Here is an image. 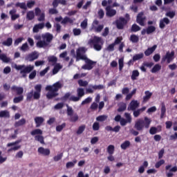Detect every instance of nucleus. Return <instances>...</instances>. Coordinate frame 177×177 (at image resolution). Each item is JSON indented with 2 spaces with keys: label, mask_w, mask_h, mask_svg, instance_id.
Listing matches in <instances>:
<instances>
[{
  "label": "nucleus",
  "mask_w": 177,
  "mask_h": 177,
  "mask_svg": "<svg viewBox=\"0 0 177 177\" xmlns=\"http://www.w3.org/2000/svg\"><path fill=\"white\" fill-rule=\"evenodd\" d=\"M48 63H52L53 66H55L56 63H57V57H56L55 55L49 56L48 57Z\"/></svg>",
  "instance_id": "obj_38"
},
{
  "label": "nucleus",
  "mask_w": 177,
  "mask_h": 177,
  "mask_svg": "<svg viewBox=\"0 0 177 177\" xmlns=\"http://www.w3.org/2000/svg\"><path fill=\"white\" fill-rule=\"evenodd\" d=\"M35 122L36 124V128H39L42 124L45 122V118H42L41 116H37L35 118Z\"/></svg>",
  "instance_id": "obj_20"
},
{
  "label": "nucleus",
  "mask_w": 177,
  "mask_h": 177,
  "mask_svg": "<svg viewBox=\"0 0 177 177\" xmlns=\"http://www.w3.org/2000/svg\"><path fill=\"white\" fill-rule=\"evenodd\" d=\"M85 128H86V126H85V124L80 126L76 133L77 135H81V133H82L84 132V131H85Z\"/></svg>",
  "instance_id": "obj_54"
},
{
  "label": "nucleus",
  "mask_w": 177,
  "mask_h": 177,
  "mask_svg": "<svg viewBox=\"0 0 177 177\" xmlns=\"http://www.w3.org/2000/svg\"><path fill=\"white\" fill-rule=\"evenodd\" d=\"M130 147H131V142L129 140L124 141L120 145L122 150H127V149H128Z\"/></svg>",
  "instance_id": "obj_31"
},
{
  "label": "nucleus",
  "mask_w": 177,
  "mask_h": 177,
  "mask_svg": "<svg viewBox=\"0 0 177 177\" xmlns=\"http://www.w3.org/2000/svg\"><path fill=\"white\" fill-rule=\"evenodd\" d=\"M11 92L12 93H16L18 95V97H15L13 99V103H20V102L24 100V95H23L24 88H23V87L12 86L11 87Z\"/></svg>",
  "instance_id": "obj_5"
},
{
  "label": "nucleus",
  "mask_w": 177,
  "mask_h": 177,
  "mask_svg": "<svg viewBox=\"0 0 177 177\" xmlns=\"http://www.w3.org/2000/svg\"><path fill=\"white\" fill-rule=\"evenodd\" d=\"M171 23V21L168 17H164L163 19H161L159 21V28L161 30H164L165 28V26H168Z\"/></svg>",
  "instance_id": "obj_17"
},
{
  "label": "nucleus",
  "mask_w": 177,
  "mask_h": 177,
  "mask_svg": "<svg viewBox=\"0 0 177 177\" xmlns=\"http://www.w3.org/2000/svg\"><path fill=\"white\" fill-rule=\"evenodd\" d=\"M105 10L106 15L108 17H114V16L117 15V10L113 9V8H111V6H107L105 8Z\"/></svg>",
  "instance_id": "obj_15"
},
{
  "label": "nucleus",
  "mask_w": 177,
  "mask_h": 177,
  "mask_svg": "<svg viewBox=\"0 0 177 177\" xmlns=\"http://www.w3.org/2000/svg\"><path fill=\"white\" fill-rule=\"evenodd\" d=\"M130 41L133 44H138L139 42V37L136 35H131L130 36Z\"/></svg>",
  "instance_id": "obj_41"
},
{
  "label": "nucleus",
  "mask_w": 177,
  "mask_h": 177,
  "mask_svg": "<svg viewBox=\"0 0 177 177\" xmlns=\"http://www.w3.org/2000/svg\"><path fill=\"white\" fill-rule=\"evenodd\" d=\"M0 60H2L4 63H9L10 58L8 57L4 54H0Z\"/></svg>",
  "instance_id": "obj_46"
},
{
  "label": "nucleus",
  "mask_w": 177,
  "mask_h": 177,
  "mask_svg": "<svg viewBox=\"0 0 177 177\" xmlns=\"http://www.w3.org/2000/svg\"><path fill=\"white\" fill-rule=\"evenodd\" d=\"M145 96L143 97L142 99V103H147L148 101L150 100V99H151V96H153V93H151L149 91H146L145 92Z\"/></svg>",
  "instance_id": "obj_22"
},
{
  "label": "nucleus",
  "mask_w": 177,
  "mask_h": 177,
  "mask_svg": "<svg viewBox=\"0 0 177 177\" xmlns=\"http://www.w3.org/2000/svg\"><path fill=\"white\" fill-rule=\"evenodd\" d=\"M131 31L132 32H138V31H140V27L136 24H133L131 26Z\"/></svg>",
  "instance_id": "obj_52"
},
{
  "label": "nucleus",
  "mask_w": 177,
  "mask_h": 177,
  "mask_svg": "<svg viewBox=\"0 0 177 177\" xmlns=\"http://www.w3.org/2000/svg\"><path fill=\"white\" fill-rule=\"evenodd\" d=\"M103 44V39L97 36H94L93 39L88 41V44L90 46H91V48L93 47V49L97 52L102 50Z\"/></svg>",
  "instance_id": "obj_6"
},
{
  "label": "nucleus",
  "mask_w": 177,
  "mask_h": 177,
  "mask_svg": "<svg viewBox=\"0 0 177 177\" xmlns=\"http://www.w3.org/2000/svg\"><path fill=\"white\" fill-rule=\"evenodd\" d=\"M70 97H71V93L68 92L64 94L63 97H61V100L63 102H66V100H70Z\"/></svg>",
  "instance_id": "obj_49"
},
{
  "label": "nucleus",
  "mask_w": 177,
  "mask_h": 177,
  "mask_svg": "<svg viewBox=\"0 0 177 177\" xmlns=\"http://www.w3.org/2000/svg\"><path fill=\"white\" fill-rule=\"evenodd\" d=\"M0 60H2L4 63H9L10 58L8 57L4 54H0Z\"/></svg>",
  "instance_id": "obj_47"
},
{
  "label": "nucleus",
  "mask_w": 177,
  "mask_h": 177,
  "mask_svg": "<svg viewBox=\"0 0 177 177\" xmlns=\"http://www.w3.org/2000/svg\"><path fill=\"white\" fill-rule=\"evenodd\" d=\"M25 124H26V120L24 118H22L19 121L15 122L14 127L15 128H19V127H23V125H25Z\"/></svg>",
  "instance_id": "obj_32"
},
{
  "label": "nucleus",
  "mask_w": 177,
  "mask_h": 177,
  "mask_svg": "<svg viewBox=\"0 0 177 177\" xmlns=\"http://www.w3.org/2000/svg\"><path fill=\"white\" fill-rule=\"evenodd\" d=\"M121 129V127L118 125L115 126L114 128H112L111 126H106L105 127V130L107 131V132H115L118 133Z\"/></svg>",
  "instance_id": "obj_24"
},
{
  "label": "nucleus",
  "mask_w": 177,
  "mask_h": 177,
  "mask_svg": "<svg viewBox=\"0 0 177 177\" xmlns=\"http://www.w3.org/2000/svg\"><path fill=\"white\" fill-rule=\"evenodd\" d=\"M77 82H78L80 86H88V82H86V81H84L82 80H79Z\"/></svg>",
  "instance_id": "obj_64"
},
{
  "label": "nucleus",
  "mask_w": 177,
  "mask_h": 177,
  "mask_svg": "<svg viewBox=\"0 0 177 177\" xmlns=\"http://www.w3.org/2000/svg\"><path fill=\"white\" fill-rule=\"evenodd\" d=\"M80 26L82 30H86V28L88 27V19H85L83 21H82Z\"/></svg>",
  "instance_id": "obj_59"
},
{
  "label": "nucleus",
  "mask_w": 177,
  "mask_h": 177,
  "mask_svg": "<svg viewBox=\"0 0 177 177\" xmlns=\"http://www.w3.org/2000/svg\"><path fill=\"white\" fill-rule=\"evenodd\" d=\"M140 74V73H139V71H138V70L133 71L132 75L131 76L132 81H136V80H138V77H139Z\"/></svg>",
  "instance_id": "obj_35"
},
{
  "label": "nucleus",
  "mask_w": 177,
  "mask_h": 177,
  "mask_svg": "<svg viewBox=\"0 0 177 177\" xmlns=\"http://www.w3.org/2000/svg\"><path fill=\"white\" fill-rule=\"evenodd\" d=\"M172 172H177V166H174L169 169V172L166 174L167 177L174 176V173Z\"/></svg>",
  "instance_id": "obj_39"
},
{
  "label": "nucleus",
  "mask_w": 177,
  "mask_h": 177,
  "mask_svg": "<svg viewBox=\"0 0 177 177\" xmlns=\"http://www.w3.org/2000/svg\"><path fill=\"white\" fill-rule=\"evenodd\" d=\"M156 49H157V45H153L152 47L148 48L145 51V56H150V55H151L154 52V50H156Z\"/></svg>",
  "instance_id": "obj_26"
},
{
  "label": "nucleus",
  "mask_w": 177,
  "mask_h": 177,
  "mask_svg": "<svg viewBox=\"0 0 177 177\" xmlns=\"http://www.w3.org/2000/svg\"><path fill=\"white\" fill-rule=\"evenodd\" d=\"M145 56V54L143 53H141L140 54H136L135 55L133 56V59L135 62L138 60H140V59H143Z\"/></svg>",
  "instance_id": "obj_48"
},
{
  "label": "nucleus",
  "mask_w": 177,
  "mask_h": 177,
  "mask_svg": "<svg viewBox=\"0 0 177 177\" xmlns=\"http://www.w3.org/2000/svg\"><path fill=\"white\" fill-rule=\"evenodd\" d=\"M109 118V116L107 115H101L96 118V121H99L100 122H103L106 121Z\"/></svg>",
  "instance_id": "obj_43"
},
{
  "label": "nucleus",
  "mask_w": 177,
  "mask_h": 177,
  "mask_svg": "<svg viewBox=\"0 0 177 177\" xmlns=\"http://www.w3.org/2000/svg\"><path fill=\"white\" fill-rule=\"evenodd\" d=\"M37 151L39 154L41 156H48L50 154V149H45L42 147L38 148Z\"/></svg>",
  "instance_id": "obj_19"
},
{
  "label": "nucleus",
  "mask_w": 177,
  "mask_h": 177,
  "mask_svg": "<svg viewBox=\"0 0 177 177\" xmlns=\"http://www.w3.org/2000/svg\"><path fill=\"white\" fill-rule=\"evenodd\" d=\"M78 115L77 113H75L70 116L69 120L71 121V122H77V121H78Z\"/></svg>",
  "instance_id": "obj_50"
},
{
  "label": "nucleus",
  "mask_w": 177,
  "mask_h": 177,
  "mask_svg": "<svg viewBox=\"0 0 177 177\" xmlns=\"http://www.w3.org/2000/svg\"><path fill=\"white\" fill-rule=\"evenodd\" d=\"M64 128H66V123H62L61 125L56 127V131L57 132H62Z\"/></svg>",
  "instance_id": "obj_61"
},
{
  "label": "nucleus",
  "mask_w": 177,
  "mask_h": 177,
  "mask_svg": "<svg viewBox=\"0 0 177 177\" xmlns=\"http://www.w3.org/2000/svg\"><path fill=\"white\" fill-rule=\"evenodd\" d=\"M14 68L17 69V71H20V74H21L24 77H27V74H30V73L34 70V66L32 65L26 66L25 64L17 65L15 64Z\"/></svg>",
  "instance_id": "obj_7"
},
{
  "label": "nucleus",
  "mask_w": 177,
  "mask_h": 177,
  "mask_svg": "<svg viewBox=\"0 0 177 177\" xmlns=\"http://www.w3.org/2000/svg\"><path fill=\"white\" fill-rule=\"evenodd\" d=\"M67 115L69 117H71V115H74V111L73 110V108L71 106H69L67 105V109H66Z\"/></svg>",
  "instance_id": "obj_55"
},
{
  "label": "nucleus",
  "mask_w": 177,
  "mask_h": 177,
  "mask_svg": "<svg viewBox=\"0 0 177 177\" xmlns=\"http://www.w3.org/2000/svg\"><path fill=\"white\" fill-rule=\"evenodd\" d=\"M0 118H10V113L8 110L1 111Z\"/></svg>",
  "instance_id": "obj_27"
},
{
  "label": "nucleus",
  "mask_w": 177,
  "mask_h": 177,
  "mask_svg": "<svg viewBox=\"0 0 177 177\" xmlns=\"http://www.w3.org/2000/svg\"><path fill=\"white\" fill-rule=\"evenodd\" d=\"M12 44L13 39H12V37H8L6 40L2 42V45H3V46H12Z\"/></svg>",
  "instance_id": "obj_30"
},
{
  "label": "nucleus",
  "mask_w": 177,
  "mask_h": 177,
  "mask_svg": "<svg viewBox=\"0 0 177 177\" xmlns=\"http://www.w3.org/2000/svg\"><path fill=\"white\" fill-rule=\"evenodd\" d=\"M63 158V153L57 154V156L53 157V160L55 162L60 161Z\"/></svg>",
  "instance_id": "obj_62"
},
{
  "label": "nucleus",
  "mask_w": 177,
  "mask_h": 177,
  "mask_svg": "<svg viewBox=\"0 0 177 177\" xmlns=\"http://www.w3.org/2000/svg\"><path fill=\"white\" fill-rule=\"evenodd\" d=\"M39 57V54H38V52L33 51L26 57V60H28V62H34V60H37Z\"/></svg>",
  "instance_id": "obj_14"
},
{
  "label": "nucleus",
  "mask_w": 177,
  "mask_h": 177,
  "mask_svg": "<svg viewBox=\"0 0 177 177\" xmlns=\"http://www.w3.org/2000/svg\"><path fill=\"white\" fill-rule=\"evenodd\" d=\"M35 17V14L32 10L28 11L26 14V19L27 20L31 21L34 20Z\"/></svg>",
  "instance_id": "obj_34"
},
{
  "label": "nucleus",
  "mask_w": 177,
  "mask_h": 177,
  "mask_svg": "<svg viewBox=\"0 0 177 177\" xmlns=\"http://www.w3.org/2000/svg\"><path fill=\"white\" fill-rule=\"evenodd\" d=\"M100 129V124L98 122H95L93 124V131H99Z\"/></svg>",
  "instance_id": "obj_60"
},
{
  "label": "nucleus",
  "mask_w": 177,
  "mask_h": 177,
  "mask_svg": "<svg viewBox=\"0 0 177 177\" xmlns=\"http://www.w3.org/2000/svg\"><path fill=\"white\" fill-rule=\"evenodd\" d=\"M17 8H20L21 9H24V10H26L27 9V6L26 5V3H17L15 4Z\"/></svg>",
  "instance_id": "obj_56"
},
{
  "label": "nucleus",
  "mask_w": 177,
  "mask_h": 177,
  "mask_svg": "<svg viewBox=\"0 0 177 177\" xmlns=\"http://www.w3.org/2000/svg\"><path fill=\"white\" fill-rule=\"evenodd\" d=\"M165 113H167V108L165 107V104L162 102L161 104V109H160V118H164L165 115Z\"/></svg>",
  "instance_id": "obj_33"
},
{
  "label": "nucleus",
  "mask_w": 177,
  "mask_h": 177,
  "mask_svg": "<svg viewBox=\"0 0 177 177\" xmlns=\"http://www.w3.org/2000/svg\"><path fill=\"white\" fill-rule=\"evenodd\" d=\"M164 164H165V160L164 159H160L155 164V167L158 169L161 165H164Z\"/></svg>",
  "instance_id": "obj_58"
},
{
  "label": "nucleus",
  "mask_w": 177,
  "mask_h": 177,
  "mask_svg": "<svg viewBox=\"0 0 177 177\" xmlns=\"http://www.w3.org/2000/svg\"><path fill=\"white\" fill-rule=\"evenodd\" d=\"M67 23H69L70 24H73V23H74V20H73V19L68 17H65L63 19V20L61 21V24H67Z\"/></svg>",
  "instance_id": "obj_36"
},
{
  "label": "nucleus",
  "mask_w": 177,
  "mask_h": 177,
  "mask_svg": "<svg viewBox=\"0 0 177 177\" xmlns=\"http://www.w3.org/2000/svg\"><path fill=\"white\" fill-rule=\"evenodd\" d=\"M176 12L175 11H169L167 12H166L165 16H167V17H169V19H174L176 16Z\"/></svg>",
  "instance_id": "obj_57"
},
{
  "label": "nucleus",
  "mask_w": 177,
  "mask_h": 177,
  "mask_svg": "<svg viewBox=\"0 0 177 177\" xmlns=\"http://www.w3.org/2000/svg\"><path fill=\"white\" fill-rule=\"evenodd\" d=\"M49 45V44L46 41H45V40L42 41L40 40L39 41L37 42L36 44V46L37 48H46V46H48Z\"/></svg>",
  "instance_id": "obj_28"
},
{
  "label": "nucleus",
  "mask_w": 177,
  "mask_h": 177,
  "mask_svg": "<svg viewBox=\"0 0 177 177\" xmlns=\"http://www.w3.org/2000/svg\"><path fill=\"white\" fill-rule=\"evenodd\" d=\"M139 104H140V103H139V102H138V100H132L130 102V104L127 108V110H129V111L131 110V111H133L136 110L138 109V107H139Z\"/></svg>",
  "instance_id": "obj_18"
},
{
  "label": "nucleus",
  "mask_w": 177,
  "mask_h": 177,
  "mask_svg": "<svg viewBox=\"0 0 177 177\" xmlns=\"http://www.w3.org/2000/svg\"><path fill=\"white\" fill-rule=\"evenodd\" d=\"M146 106H143L140 109H136L134 111H133V115L135 118H138V117H139V115H140V114H142V113H143V111H146Z\"/></svg>",
  "instance_id": "obj_21"
},
{
  "label": "nucleus",
  "mask_w": 177,
  "mask_h": 177,
  "mask_svg": "<svg viewBox=\"0 0 177 177\" xmlns=\"http://www.w3.org/2000/svg\"><path fill=\"white\" fill-rule=\"evenodd\" d=\"M85 47H80L77 49L76 55L75 50L72 49L71 50V55L76 58V62H80V60H84L86 63L84 65L82 66V70H92L93 68V66L96 62L92 61V59L88 58L86 55H83L82 53H85Z\"/></svg>",
  "instance_id": "obj_1"
},
{
  "label": "nucleus",
  "mask_w": 177,
  "mask_h": 177,
  "mask_svg": "<svg viewBox=\"0 0 177 177\" xmlns=\"http://www.w3.org/2000/svg\"><path fill=\"white\" fill-rule=\"evenodd\" d=\"M128 21L122 17H120L118 19L115 21V24L118 30H124V27L127 26Z\"/></svg>",
  "instance_id": "obj_11"
},
{
  "label": "nucleus",
  "mask_w": 177,
  "mask_h": 177,
  "mask_svg": "<svg viewBox=\"0 0 177 177\" xmlns=\"http://www.w3.org/2000/svg\"><path fill=\"white\" fill-rule=\"evenodd\" d=\"M149 167V162L147 160L144 161L143 165L140 166L138 169L139 174H143L145 172V168H147Z\"/></svg>",
  "instance_id": "obj_29"
},
{
  "label": "nucleus",
  "mask_w": 177,
  "mask_h": 177,
  "mask_svg": "<svg viewBox=\"0 0 177 177\" xmlns=\"http://www.w3.org/2000/svg\"><path fill=\"white\" fill-rule=\"evenodd\" d=\"M143 12H139L136 18L137 23L142 27L145 26V20H146V17H143Z\"/></svg>",
  "instance_id": "obj_16"
},
{
  "label": "nucleus",
  "mask_w": 177,
  "mask_h": 177,
  "mask_svg": "<svg viewBox=\"0 0 177 177\" xmlns=\"http://www.w3.org/2000/svg\"><path fill=\"white\" fill-rule=\"evenodd\" d=\"M60 70H62V66L60 65V64H55L53 69V75H55V74H57V73H59V71Z\"/></svg>",
  "instance_id": "obj_40"
},
{
  "label": "nucleus",
  "mask_w": 177,
  "mask_h": 177,
  "mask_svg": "<svg viewBox=\"0 0 177 177\" xmlns=\"http://www.w3.org/2000/svg\"><path fill=\"white\" fill-rule=\"evenodd\" d=\"M150 124H151V120L147 116H145L144 120L140 118L136 121L134 128H136L137 131H143L144 128L149 129L150 128Z\"/></svg>",
  "instance_id": "obj_4"
},
{
  "label": "nucleus",
  "mask_w": 177,
  "mask_h": 177,
  "mask_svg": "<svg viewBox=\"0 0 177 177\" xmlns=\"http://www.w3.org/2000/svg\"><path fill=\"white\" fill-rule=\"evenodd\" d=\"M49 15H57L59 13V11H57V9L56 8H50L48 10Z\"/></svg>",
  "instance_id": "obj_63"
},
{
  "label": "nucleus",
  "mask_w": 177,
  "mask_h": 177,
  "mask_svg": "<svg viewBox=\"0 0 177 177\" xmlns=\"http://www.w3.org/2000/svg\"><path fill=\"white\" fill-rule=\"evenodd\" d=\"M35 90H31L26 95V100L27 102H31L32 99L34 100H38L41 98V92L42 91V84H37L35 86Z\"/></svg>",
  "instance_id": "obj_3"
},
{
  "label": "nucleus",
  "mask_w": 177,
  "mask_h": 177,
  "mask_svg": "<svg viewBox=\"0 0 177 177\" xmlns=\"http://www.w3.org/2000/svg\"><path fill=\"white\" fill-rule=\"evenodd\" d=\"M104 28V25H99V21L95 19L93 21L91 26V29L95 32H102V30Z\"/></svg>",
  "instance_id": "obj_12"
},
{
  "label": "nucleus",
  "mask_w": 177,
  "mask_h": 177,
  "mask_svg": "<svg viewBox=\"0 0 177 177\" xmlns=\"http://www.w3.org/2000/svg\"><path fill=\"white\" fill-rule=\"evenodd\" d=\"M45 27V24L40 23L34 26L32 31L33 32H39V30H42Z\"/></svg>",
  "instance_id": "obj_25"
},
{
  "label": "nucleus",
  "mask_w": 177,
  "mask_h": 177,
  "mask_svg": "<svg viewBox=\"0 0 177 177\" xmlns=\"http://www.w3.org/2000/svg\"><path fill=\"white\" fill-rule=\"evenodd\" d=\"M77 97H75L74 95H72L69 99L71 102H78L82 97V96L85 95V91L84 88H78L77 89Z\"/></svg>",
  "instance_id": "obj_10"
},
{
  "label": "nucleus",
  "mask_w": 177,
  "mask_h": 177,
  "mask_svg": "<svg viewBox=\"0 0 177 177\" xmlns=\"http://www.w3.org/2000/svg\"><path fill=\"white\" fill-rule=\"evenodd\" d=\"M30 50V47L28 46V44L25 43L22 44V46L20 47V50H22V52H27V50Z\"/></svg>",
  "instance_id": "obj_53"
},
{
  "label": "nucleus",
  "mask_w": 177,
  "mask_h": 177,
  "mask_svg": "<svg viewBox=\"0 0 177 177\" xmlns=\"http://www.w3.org/2000/svg\"><path fill=\"white\" fill-rule=\"evenodd\" d=\"M156 31V26H149L147 28V35H150V34H153Z\"/></svg>",
  "instance_id": "obj_44"
},
{
  "label": "nucleus",
  "mask_w": 177,
  "mask_h": 177,
  "mask_svg": "<svg viewBox=\"0 0 177 177\" xmlns=\"http://www.w3.org/2000/svg\"><path fill=\"white\" fill-rule=\"evenodd\" d=\"M160 70H161V65H160L159 64H156L151 70V73H152L153 74H156V73H158Z\"/></svg>",
  "instance_id": "obj_37"
},
{
  "label": "nucleus",
  "mask_w": 177,
  "mask_h": 177,
  "mask_svg": "<svg viewBox=\"0 0 177 177\" xmlns=\"http://www.w3.org/2000/svg\"><path fill=\"white\" fill-rule=\"evenodd\" d=\"M174 59H175V51H171V53L168 51L166 53V55L162 57L161 64L165 63V62H167V64H169Z\"/></svg>",
  "instance_id": "obj_9"
},
{
  "label": "nucleus",
  "mask_w": 177,
  "mask_h": 177,
  "mask_svg": "<svg viewBox=\"0 0 177 177\" xmlns=\"http://www.w3.org/2000/svg\"><path fill=\"white\" fill-rule=\"evenodd\" d=\"M42 38L43 39H46V42H47V44H50V42H52L53 39V35L49 32H46V34L42 35Z\"/></svg>",
  "instance_id": "obj_23"
},
{
  "label": "nucleus",
  "mask_w": 177,
  "mask_h": 177,
  "mask_svg": "<svg viewBox=\"0 0 177 177\" xmlns=\"http://www.w3.org/2000/svg\"><path fill=\"white\" fill-rule=\"evenodd\" d=\"M43 131L40 129H35L30 132L32 136H35V140L39 142L41 145H45L44 136H42Z\"/></svg>",
  "instance_id": "obj_8"
},
{
  "label": "nucleus",
  "mask_w": 177,
  "mask_h": 177,
  "mask_svg": "<svg viewBox=\"0 0 177 177\" xmlns=\"http://www.w3.org/2000/svg\"><path fill=\"white\" fill-rule=\"evenodd\" d=\"M91 88L94 91H102V89H104V86L103 84L94 85L91 86Z\"/></svg>",
  "instance_id": "obj_51"
},
{
  "label": "nucleus",
  "mask_w": 177,
  "mask_h": 177,
  "mask_svg": "<svg viewBox=\"0 0 177 177\" xmlns=\"http://www.w3.org/2000/svg\"><path fill=\"white\" fill-rule=\"evenodd\" d=\"M107 153L110 154V156L114 154V151L115 150V147L113 145H110L108 146L107 149Z\"/></svg>",
  "instance_id": "obj_45"
},
{
  "label": "nucleus",
  "mask_w": 177,
  "mask_h": 177,
  "mask_svg": "<svg viewBox=\"0 0 177 177\" xmlns=\"http://www.w3.org/2000/svg\"><path fill=\"white\" fill-rule=\"evenodd\" d=\"M63 88V84L60 83V82H55L53 85H48L46 87V91H48L46 94V97L48 100L53 99V97H56V96H59L57 92H59V89H62Z\"/></svg>",
  "instance_id": "obj_2"
},
{
  "label": "nucleus",
  "mask_w": 177,
  "mask_h": 177,
  "mask_svg": "<svg viewBox=\"0 0 177 177\" xmlns=\"http://www.w3.org/2000/svg\"><path fill=\"white\" fill-rule=\"evenodd\" d=\"M35 16H39L38 21H45V12H42L41 8L38 7L35 8Z\"/></svg>",
  "instance_id": "obj_13"
},
{
  "label": "nucleus",
  "mask_w": 177,
  "mask_h": 177,
  "mask_svg": "<svg viewBox=\"0 0 177 177\" xmlns=\"http://www.w3.org/2000/svg\"><path fill=\"white\" fill-rule=\"evenodd\" d=\"M126 110H127V104H125L124 102H121L120 104L119 108L118 109V113L125 111Z\"/></svg>",
  "instance_id": "obj_42"
}]
</instances>
